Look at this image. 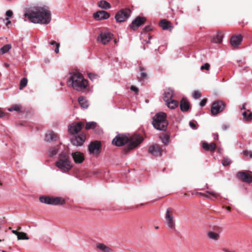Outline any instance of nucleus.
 I'll return each instance as SVG.
<instances>
[{
  "mask_svg": "<svg viewBox=\"0 0 252 252\" xmlns=\"http://www.w3.org/2000/svg\"><path fill=\"white\" fill-rule=\"evenodd\" d=\"M210 68V64L208 63H205L204 65H202L200 67L201 70L206 69L208 70Z\"/></svg>",
  "mask_w": 252,
  "mask_h": 252,
  "instance_id": "46",
  "label": "nucleus"
},
{
  "mask_svg": "<svg viewBox=\"0 0 252 252\" xmlns=\"http://www.w3.org/2000/svg\"><path fill=\"white\" fill-rule=\"evenodd\" d=\"M55 197H50V205H54Z\"/></svg>",
  "mask_w": 252,
  "mask_h": 252,
  "instance_id": "52",
  "label": "nucleus"
},
{
  "mask_svg": "<svg viewBox=\"0 0 252 252\" xmlns=\"http://www.w3.org/2000/svg\"><path fill=\"white\" fill-rule=\"evenodd\" d=\"M88 77L91 80L93 81L97 79L98 77L97 75L91 73L88 74Z\"/></svg>",
  "mask_w": 252,
  "mask_h": 252,
  "instance_id": "44",
  "label": "nucleus"
},
{
  "mask_svg": "<svg viewBox=\"0 0 252 252\" xmlns=\"http://www.w3.org/2000/svg\"><path fill=\"white\" fill-rule=\"evenodd\" d=\"M167 115L163 112H159L155 115L153 118L152 125L156 129L165 131L168 125L166 120Z\"/></svg>",
  "mask_w": 252,
  "mask_h": 252,
  "instance_id": "4",
  "label": "nucleus"
},
{
  "mask_svg": "<svg viewBox=\"0 0 252 252\" xmlns=\"http://www.w3.org/2000/svg\"><path fill=\"white\" fill-rule=\"evenodd\" d=\"M1 252H6V251H4V250H2V251H1Z\"/></svg>",
  "mask_w": 252,
  "mask_h": 252,
  "instance_id": "64",
  "label": "nucleus"
},
{
  "mask_svg": "<svg viewBox=\"0 0 252 252\" xmlns=\"http://www.w3.org/2000/svg\"><path fill=\"white\" fill-rule=\"evenodd\" d=\"M67 84L74 90L82 93L89 89L88 80L79 73L72 74L67 81Z\"/></svg>",
  "mask_w": 252,
  "mask_h": 252,
  "instance_id": "3",
  "label": "nucleus"
},
{
  "mask_svg": "<svg viewBox=\"0 0 252 252\" xmlns=\"http://www.w3.org/2000/svg\"><path fill=\"white\" fill-rule=\"evenodd\" d=\"M206 193L208 194L211 195L214 198H217L218 197L220 196V194L218 193H216L213 191L207 190Z\"/></svg>",
  "mask_w": 252,
  "mask_h": 252,
  "instance_id": "41",
  "label": "nucleus"
},
{
  "mask_svg": "<svg viewBox=\"0 0 252 252\" xmlns=\"http://www.w3.org/2000/svg\"><path fill=\"white\" fill-rule=\"evenodd\" d=\"M113 35L109 32H101L97 38L98 42L101 43L105 45L109 42L110 40L112 38Z\"/></svg>",
  "mask_w": 252,
  "mask_h": 252,
  "instance_id": "9",
  "label": "nucleus"
},
{
  "mask_svg": "<svg viewBox=\"0 0 252 252\" xmlns=\"http://www.w3.org/2000/svg\"><path fill=\"white\" fill-rule=\"evenodd\" d=\"M130 90L135 93H138V89L134 86H131Z\"/></svg>",
  "mask_w": 252,
  "mask_h": 252,
  "instance_id": "49",
  "label": "nucleus"
},
{
  "mask_svg": "<svg viewBox=\"0 0 252 252\" xmlns=\"http://www.w3.org/2000/svg\"><path fill=\"white\" fill-rule=\"evenodd\" d=\"M243 154L245 156H249L250 158H252V152L251 151H244Z\"/></svg>",
  "mask_w": 252,
  "mask_h": 252,
  "instance_id": "45",
  "label": "nucleus"
},
{
  "mask_svg": "<svg viewBox=\"0 0 252 252\" xmlns=\"http://www.w3.org/2000/svg\"><path fill=\"white\" fill-rule=\"evenodd\" d=\"M160 26L163 30H166L170 27V23L166 20H162L160 22Z\"/></svg>",
  "mask_w": 252,
  "mask_h": 252,
  "instance_id": "28",
  "label": "nucleus"
},
{
  "mask_svg": "<svg viewBox=\"0 0 252 252\" xmlns=\"http://www.w3.org/2000/svg\"><path fill=\"white\" fill-rule=\"evenodd\" d=\"M58 150L59 148L58 146L51 147L49 150V156L50 157H53L56 155L57 154Z\"/></svg>",
  "mask_w": 252,
  "mask_h": 252,
  "instance_id": "33",
  "label": "nucleus"
},
{
  "mask_svg": "<svg viewBox=\"0 0 252 252\" xmlns=\"http://www.w3.org/2000/svg\"><path fill=\"white\" fill-rule=\"evenodd\" d=\"M13 15V12L10 10H8L6 12V16H7V18H9V17H11Z\"/></svg>",
  "mask_w": 252,
  "mask_h": 252,
  "instance_id": "47",
  "label": "nucleus"
},
{
  "mask_svg": "<svg viewBox=\"0 0 252 252\" xmlns=\"http://www.w3.org/2000/svg\"><path fill=\"white\" fill-rule=\"evenodd\" d=\"M96 123L94 122L87 123L85 126V129L87 130L94 129L96 126Z\"/></svg>",
  "mask_w": 252,
  "mask_h": 252,
  "instance_id": "37",
  "label": "nucleus"
},
{
  "mask_svg": "<svg viewBox=\"0 0 252 252\" xmlns=\"http://www.w3.org/2000/svg\"><path fill=\"white\" fill-rule=\"evenodd\" d=\"M163 100L165 102L167 106L171 109H175L179 104L177 100L173 99L171 97H169L168 95H164Z\"/></svg>",
  "mask_w": 252,
  "mask_h": 252,
  "instance_id": "13",
  "label": "nucleus"
},
{
  "mask_svg": "<svg viewBox=\"0 0 252 252\" xmlns=\"http://www.w3.org/2000/svg\"><path fill=\"white\" fill-rule=\"evenodd\" d=\"M189 124L190 126L191 127H192L193 129H196V125H195V124L193 122H190Z\"/></svg>",
  "mask_w": 252,
  "mask_h": 252,
  "instance_id": "51",
  "label": "nucleus"
},
{
  "mask_svg": "<svg viewBox=\"0 0 252 252\" xmlns=\"http://www.w3.org/2000/svg\"><path fill=\"white\" fill-rule=\"evenodd\" d=\"M130 14V10L129 9H122L117 12L115 18L118 22H123L129 17Z\"/></svg>",
  "mask_w": 252,
  "mask_h": 252,
  "instance_id": "8",
  "label": "nucleus"
},
{
  "mask_svg": "<svg viewBox=\"0 0 252 252\" xmlns=\"http://www.w3.org/2000/svg\"><path fill=\"white\" fill-rule=\"evenodd\" d=\"M145 19L144 18L137 17L134 20H133L129 27L133 30H136L140 26L143 25L145 22Z\"/></svg>",
  "mask_w": 252,
  "mask_h": 252,
  "instance_id": "16",
  "label": "nucleus"
},
{
  "mask_svg": "<svg viewBox=\"0 0 252 252\" xmlns=\"http://www.w3.org/2000/svg\"><path fill=\"white\" fill-rule=\"evenodd\" d=\"M243 37L241 35H233L231 37L230 43L234 47L238 46L242 40Z\"/></svg>",
  "mask_w": 252,
  "mask_h": 252,
  "instance_id": "20",
  "label": "nucleus"
},
{
  "mask_svg": "<svg viewBox=\"0 0 252 252\" xmlns=\"http://www.w3.org/2000/svg\"><path fill=\"white\" fill-rule=\"evenodd\" d=\"M55 164L57 167L64 172H68L72 167L69 156L66 153H62L59 155V159Z\"/></svg>",
  "mask_w": 252,
  "mask_h": 252,
  "instance_id": "5",
  "label": "nucleus"
},
{
  "mask_svg": "<svg viewBox=\"0 0 252 252\" xmlns=\"http://www.w3.org/2000/svg\"><path fill=\"white\" fill-rule=\"evenodd\" d=\"M18 240H28L29 238L27 234L23 232H20L17 236Z\"/></svg>",
  "mask_w": 252,
  "mask_h": 252,
  "instance_id": "39",
  "label": "nucleus"
},
{
  "mask_svg": "<svg viewBox=\"0 0 252 252\" xmlns=\"http://www.w3.org/2000/svg\"><path fill=\"white\" fill-rule=\"evenodd\" d=\"M174 93V90L172 89L169 88L165 91L164 94H173Z\"/></svg>",
  "mask_w": 252,
  "mask_h": 252,
  "instance_id": "43",
  "label": "nucleus"
},
{
  "mask_svg": "<svg viewBox=\"0 0 252 252\" xmlns=\"http://www.w3.org/2000/svg\"><path fill=\"white\" fill-rule=\"evenodd\" d=\"M143 141V138L137 134L128 138L124 135L119 134L113 140L112 143L117 146H122L129 143L127 146L123 149V152L126 154L130 150L137 147Z\"/></svg>",
  "mask_w": 252,
  "mask_h": 252,
  "instance_id": "2",
  "label": "nucleus"
},
{
  "mask_svg": "<svg viewBox=\"0 0 252 252\" xmlns=\"http://www.w3.org/2000/svg\"><path fill=\"white\" fill-rule=\"evenodd\" d=\"M65 203V200L61 197H56L54 200V205H63Z\"/></svg>",
  "mask_w": 252,
  "mask_h": 252,
  "instance_id": "32",
  "label": "nucleus"
},
{
  "mask_svg": "<svg viewBox=\"0 0 252 252\" xmlns=\"http://www.w3.org/2000/svg\"><path fill=\"white\" fill-rule=\"evenodd\" d=\"M97 249L101 250L103 252H111L112 250L103 243H98L96 245Z\"/></svg>",
  "mask_w": 252,
  "mask_h": 252,
  "instance_id": "24",
  "label": "nucleus"
},
{
  "mask_svg": "<svg viewBox=\"0 0 252 252\" xmlns=\"http://www.w3.org/2000/svg\"><path fill=\"white\" fill-rule=\"evenodd\" d=\"M222 251L224 252H230L231 251L229 250L228 249L225 248H222Z\"/></svg>",
  "mask_w": 252,
  "mask_h": 252,
  "instance_id": "53",
  "label": "nucleus"
},
{
  "mask_svg": "<svg viewBox=\"0 0 252 252\" xmlns=\"http://www.w3.org/2000/svg\"><path fill=\"white\" fill-rule=\"evenodd\" d=\"M72 158L75 163H82L85 160V156L83 153L80 152H75L71 154Z\"/></svg>",
  "mask_w": 252,
  "mask_h": 252,
  "instance_id": "15",
  "label": "nucleus"
},
{
  "mask_svg": "<svg viewBox=\"0 0 252 252\" xmlns=\"http://www.w3.org/2000/svg\"><path fill=\"white\" fill-rule=\"evenodd\" d=\"M24 16L34 24H48L51 20V13L47 7L34 6L25 8Z\"/></svg>",
  "mask_w": 252,
  "mask_h": 252,
  "instance_id": "1",
  "label": "nucleus"
},
{
  "mask_svg": "<svg viewBox=\"0 0 252 252\" xmlns=\"http://www.w3.org/2000/svg\"><path fill=\"white\" fill-rule=\"evenodd\" d=\"M12 232L15 235L18 236V234H19L20 232H18L17 230H12Z\"/></svg>",
  "mask_w": 252,
  "mask_h": 252,
  "instance_id": "55",
  "label": "nucleus"
},
{
  "mask_svg": "<svg viewBox=\"0 0 252 252\" xmlns=\"http://www.w3.org/2000/svg\"><path fill=\"white\" fill-rule=\"evenodd\" d=\"M50 44L51 45H56L55 52L56 53L58 54L59 52L60 43L56 42L55 41H52L50 43Z\"/></svg>",
  "mask_w": 252,
  "mask_h": 252,
  "instance_id": "40",
  "label": "nucleus"
},
{
  "mask_svg": "<svg viewBox=\"0 0 252 252\" xmlns=\"http://www.w3.org/2000/svg\"><path fill=\"white\" fill-rule=\"evenodd\" d=\"M28 83V79L27 78L24 77L22 79L20 83V87L19 89L20 90L23 89L25 87H26Z\"/></svg>",
  "mask_w": 252,
  "mask_h": 252,
  "instance_id": "38",
  "label": "nucleus"
},
{
  "mask_svg": "<svg viewBox=\"0 0 252 252\" xmlns=\"http://www.w3.org/2000/svg\"><path fill=\"white\" fill-rule=\"evenodd\" d=\"M39 200L41 202L50 204V197L48 196H42L39 197Z\"/></svg>",
  "mask_w": 252,
  "mask_h": 252,
  "instance_id": "34",
  "label": "nucleus"
},
{
  "mask_svg": "<svg viewBox=\"0 0 252 252\" xmlns=\"http://www.w3.org/2000/svg\"><path fill=\"white\" fill-rule=\"evenodd\" d=\"M226 104L222 100L214 101L212 105L211 112L212 115H216L222 112L225 108Z\"/></svg>",
  "mask_w": 252,
  "mask_h": 252,
  "instance_id": "6",
  "label": "nucleus"
},
{
  "mask_svg": "<svg viewBox=\"0 0 252 252\" xmlns=\"http://www.w3.org/2000/svg\"><path fill=\"white\" fill-rule=\"evenodd\" d=\"M197 194L199 195H201V196H202L203 197H205L206 198H210V197L207 194H205L204 193H202V192H197Z\"/></svg>",
  "mask_w": 252,
  "mask_h": 252,
  "instance_id": "50",
  "label": "nucleus"
},
{
  "mask_svg": "<svg viewBox=\"0 0 252 252\" xmlns=\"http://www.w3.org/2000/svg\"><path fill=\"white\" fill-rule=\"evenodd\" d=\"M90 154L98 155L101 150V143L99 141H92L88 146Z\"/></svg>",
  "mask_w": 252,
  "mask_h": 252,
  "instance_id": "7",
  "label": "nucleus"
},
{
  "mask_svg": "<svg viewBox=\"0 0 252 252\" xmlns=\"http://www.w3.org/2000/svg\"><path fill=\"white\" fill-rule=\"evenodd\" d=\"M230 163V159L227 158H224L222 160V164L223 166L228 165Z\"/></svg>",
  "mask_w": 252,
  "mask_h": 252,
  "instance_id": "42",
  "label": "nucleus"
},
{
  "mask_svg": "<svg viewBox=\"0 0 252 252\" xmlns=\"http://www.w3.org/2000/svg\"><path fill=\"white\" fill-rule=\"evenodd\" d=\"M237 177L242 181L251 183L252 182V176L249 173L245 171H239L237 173Z\"/></svg>",
  "mask_w": 252,
  "mask_h": 252,
  "instance_id": "12",
  "label": "nucleus"
},
{
  "mask_svg": "<svg viewBox=\"0 0 252 252\" xmlns=\"http://www.w3.org/2000/svg\"><path fill=\"white\" fill-rule=\"evenodd\" d=\"M202 147L206 151L213 152L216 149V144L214 142H212L211 144H208L206 142H203L202 143Z\"/></svg>",
  "mask_w": 252,
  "mask_h": 252,
  "instance_id": "22",
  "label": "nucleus"
},
{
  "mask_svg": "<svg viewBox=\"0 0 252 252\" xmlns=\"http://www.w3.org/2000/svg\"><path fill=\"white\" fill-rule=\"evenodd\" d=\"M6 20L7 21V22L6 23L5 25L6 26H8L9 24L11 23V21L9 20V18H6Z\"/></svg>",
  "mask_w": 252,
  "mask_h": 252,
  "instance_id": "54",
  "label": "nucleus"
},
{
  "mask_svg": "<svg viewBox=\"0 0 252 252\" xmlns=\"http://www.w3.org/2000/svg\"><path fill=\"white\" fill-rule=\"evenodd\" d=\"M165 220L168 227L172 230L175 229V223L171 213V209L168 208L166 212Z\"/></svg>",
  "mask_w": 252,
  "mask_h": 252,
  "instance_id": "10",
  "label": "nucleus"
},
{
  "mask_svg": "<svg viewBox=\"0 0 252 252\" xmlns=\"http://www.w3.org/2000/svg\"><path fill=\"white\" fill-rule=\"evenodd\" d=\"M226 209L228 210V211H231V207H229V206H227L226 207Z\"/></svg>",
  "mask_w": 252,
  "mask_h": 252,
  "instance_id": "61",
  "label": "nucleus"
},
{
  "mask_svg": "<svg viewBox=\"0 0 252 252\" xmlns=\"http://www.w3.org/2000/svg\"><path fill=\"white\" fill-rule=\"evenodd\" d=\"M22 106L20 104L12 105L10 108H8L9 111H15L18 112H21Z\"/></svg>",
  "mask_w": 252,
  "mask_h": 252,
  "instance_id": "30",
  "label": "nucleus"
},
{
  "mask_svg": "<svg viewBox=\"0 0 252 252\" xmlns=\"http://www.w3.org/2000/svg\"><path fill=\"white\" fill-rule=\"evenodd\" d=\"M139 69H140V80H144V79L146 78L147 77V74L145 72V69L142 66H139Z\"/></svg>",
  "mask_w": 252,
  "mask_h": 252,
  "instance_id": "35",
  "label": "nucleus"
},
{
  "mask_svg": "<svg viewBox=\"0 0 252 252\" xmlns=\"http://www.w3.org/2000/svg\"><path fill=\"white\" fill-rule=\"evenodd\" d=\"M242 115L245 120L251 121L252 120V113L249 110L244 111Z\"/></svg>",
  "mask_w": 252,
  "mask_h": 252,
  "instance_id": "29",
  "label": "nucleus"
},
{
  "mask_svg": "<svg viewBox=\"0 0 252 252\" xmlns=\"http://www.w3.org/2000/svg\"><path fill=\"white\" fill-rule=\"evenodd\" d=\"M2 186V183L0 181V188Z\"/></svg>",
  "mask_w": 252,
  "mask_h": 252,
  "instance_id": "63",
  "label": "nucleus"
},
{
  "mask_svg": "<svg viewBox=\"0 0 252 252\" xmlns=\"http://www.w3.org/2000/svg\"><path fill=\"white\" fill-rule=\"evenodd\" d=\"M85 135L84 134L76 136L71 139V143L76 146H82L85 142Z\"/></svg>",
  "mask_w": 252,
  "mask_h": 252,
  "instance_id": "17",
  "label": "nucleus"
},
{
  "mask_svg": "<svg viewBox=\"0 0 252 252\" xmlns=\"http://www.w3.org/2000/svg\"><path fill=\"white\" fill-rule=\"evenodd\" d=\"M98 6L102 9H108L111 7L110 3L105 0L99 1L98 2Z\"/></svg>",
  "mask_w": 252,
  "mask_h": 252,
  "instance_id": "27",
  "label": "nucleus"
},
{
  "mask_svg": "<svg viewBox=\"0 0 252 252\" xmlns=\"http://www.w3.org/2000/svg\"><path fill=\"white\" fill-rule=\"evenodd\" d=\"M83 126L82 122L73 123L68 126V131L72 134H76L82 129Z\"/></svg>",
  "mask_w": 252,
  "mask_h": 252,
  "instance_id": "11",
  "label": "nucleus"
},
{
  "mask_svg": "<svg viewBox=\"0 0 252 252\" xmlns=\"http://www.w3.org/2000/svg\"><path fill=\"white\" fill-rule=\"evenodd\" d=\"M4 65H5V67H8L9 66V64L6 63H4Z\"/></svg>",
  "mask_w": 252,
  "mask_h": 252,
  "instance_id": "60",
  "label": "nucleus"
},
{
  "mask_svg": "<svg viewBox=\"0 0 252 252\" xmlns=\"http://www.w3.org/2000/svg\"><path fill=\"white\" fill-rule=\"evenodd\" d=\"M59 138L58 135L53 131H48L45 135L44 140L46 142L56 141Z\"/></svg>",
  "mask_w": 252,
  "mask_h": 252,
  "instance_id": "19",
  "label": "nucleus"
},
{
  "mask_svg": "<svg viewBox=\"0 0 252 252\" xmlns=\"http://www.w3.org/2000/svg\"><path fill=\"white\" fill-rule=\"evenodd\" d=\"M78 102L81 107L83 108H87L89 106L88 101L86 99L84 96H80L78 99Z\"/></svg>",
  "mask_w": 252,
  "mask_h": 252,
  "instance_id": "23",
  "label": "nucleus"
},
{
  "mask_svg": "<svg viewBox=\"0 0 252 252\" xmlns=\"http://www.w3.org/2000/svg\"><path fill=\"white\" fill-rule=\"evenodd\" d=\"M4 115V113L0 109V118L3 117Z\"/></svg>",
  "mask_w": 252,
  "mask_h": 252,
  "instance_id": "58",
  "label": "nucleus"
},
{
  "mask_svg": "<svg viewBox=\"0 0 252 252\" xmlns=\"http://www.w3.org/2000/svg\"><path fill=\"white\" fill-rule=\"evenodd\" d=\"M148 152L154 156H161L162 150L158 144H155L149 147Z\"/></svg>",
  "mask_w": 252,
  "mask_h": 252,
  "instance_id": "14",
  "label": "nucleus"
},
{
  "mask_svg": "<svg viewBox=\"0 0 252 252\" xmlns=\"http://www.w3.org/2000/svg\"><path fill=\"white\" fill-rule=\"evenodd\" d=\"M201 92L199 91H195L193 93V94L196 95V94H200Z\"/></svg>",
  "mask_w": 252,
  "mask_h": 252,
  "instance_id": "56",
  "label": "nucleus"
},
{
  "mask_svg": "<svg viewBox=\"0 0 252 252\" xmlns=\"http://www.w3.org/2000/svg\"><path fill=\"white\" fill-rule=\"evenodd\" d=\"M180 109L182 111L186 112L189 109V103L185 97L183 98L180 102Z\"/></svg>",
  "mask_w": 252,
  "mask_h": 252,
  "instance_id": "21",
  "label": "nucleus"
},
{
  "mask_svg": "<svg viewBox=\"0 0 252 252\" xmlns=\"http://www.w3.org/2000/svg\"><path fill=\"white\" fill-rule=\"evenodd\" d=\"M207 98H204V99H203L200 103V105L201 106V107H203L206 104V102H207Z\"/></svg>",
  "mask_w": 252,
  "mask_h": 252,
  "instance_id": "48",
  "label": "nucleus"
},
{
  "mask_svg": "<svg viewBox=\"0 0 252 252\" xmlns=\"http://www.w3.org/2000/svg\"><path fill=\"white\" fill-rule=\"evenodd\" d=\"M223 38V34L222 32H219L217 33L216 36L212 39V42L216 43H220L221 42Z\"/></svg>",
  "mask_w": 252,
  "mask_h": 252,
  "instance_id": "26",
  "label": "nucleus"
},
{
  "mask_svg": "<svg viewBox=\"0 0 252 252\" xmlns=\"http://www.w3.org/2000/svg\"><path fill=\"white\" fill-rule=\"evenodd\" d=\"M110 16L109 13L105 11H98L94 14V17L96 20L107 19Z\"/></svg>",
  "mask_w": 252,
  "mask_h": 252,
  "instance_id": "18",
  "label": "nucleus"
},
{
  "mask_svg": "<svg viewBox=\"0 0 252 252\" xmlns=\"http://www.w3.org/2000/svg\"><path fill=\"white\" fill-rule=\"evenodd\" d=\"M207 236L210 239L218 241L220 237V234L213 231H209L207 233Z\"/></svg>",
  "mask_w": 252,
  "mask_h": 252,
  "instance_id": "25",
  "label": "nucleus"
},
{
  "mask_svg": "<svg viewBox=\"0 0 252 252\" xmlns=\"http://www.w3.org/2000/svg\"><path fill=\"white\" fill-rule=\"evenodd\" d=\"M246 103H244L243 105L242 108H241V110H245L246 109Z\"/></svg>",
  "mask_w": 252,
  "mask_h": 252,
  "instance_id": "59",
  "label": "nucleus"
},
{
  "mask_svg": "<svg viewBox=\"0 0 252 252\" xmlns=\"http://www.w3.org/2000/svg\"><path fill=\"white\" fill-rule=\"evenodd\" d=\"M200 96V95H194V98H198V96Z\"/></svg>",
  "mask_w": 252,
  "mask_h": 252,
  "instance_id": "62",
  "label": "nucleus"
},
{
  "mask_svg": "<svg viewBox=\"0 0 252 252\" xmlns=\"http://www.w3.org/2000/svg\"><path fill=\"white\" fill-rule=\"evenodd\" d=\"M11 48V45L10 44H6L0 49V52L2 54H4L8 52Z\"/></svg>",
  "mask_w": 252,
  "mask_h": 252,
  "instance_id": "36",
  "label": "nucleus"
},
{
  "mask_svg": "<svg viewBox=\"0 0 252 252\" xmlns=\"http://www.w3.org/2000/svg\"><path fill=\"white\" fill-rule=\"evenodd\" d=\"M159 138L165 144H167L169 142V136L166 134L163 133L159 136Z\"/></svg>",
  "mask_w": 252,
  "mask_h": 252,
  "instance_id": "31",
  "label": "nucleus"
},
{
  "mask_svg": "<svg viewBox=\"0 0 252 252\" xmlns=\"http://www.w3.org/2000/svg\"><path fill=\"white\" fill-rule=\"evenodd\" d=\"M221 127L223 130H225L227 129V128H228V126L225 125H223Z\"/></svg>",
  "mask_w": 252,
  "mask_h": 252,
  "instance_id": "57",
  "label": "nucleus"
}]
</instances>
